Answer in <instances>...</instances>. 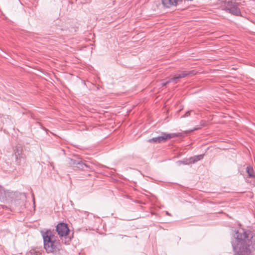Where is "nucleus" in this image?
<instances>
[{"label": "nucleus", "instance_id": "20e7f679", "mask_svg": "<svg viewBox=\"0 0 255 255\" xmlns=\"http://www.w3.org/2000/svg\"><path fill=\"white\" fill-rule=\"evenodd\" d=\"M178 135L176 133H164L162 134V135L153 137L150 139H149L147 141L150 143H161L162 142H164L168 139H170L172 138L178 136Z\"/></svg>", "mask_w": 255, "mask_h": 255}, {"label": "nucleus", "instance_id": "f03ea898", "mask_svg": "<svg viewBox=\"0 0 255 255\" xmlns=\"http://www.w3.org/2000/svg\"><path fill=\"white\" fill-rule=\"evenodd\" d=\"M43 240L44 249L47 253H56L61 249V244L56 237L50 230L41 231Z\"/></svg>", "mask_w": 255, "mask_h": 255}, {"label": "nucleus", "instance_id": "1a4fd4ad", "mask_svg": "<svg viewBox=\"0 0 255 255\" xmlns=\"http://www.w3.org/2000/svg\"><path fill=\"white\" fill-rule=\"evenodd\" d=\"M22 152V148L20 146H18L14 150V154L16 158H20L21 157V154Z\"/></svg>", "mask_w": 255, "mask_h": 255}, {"label": "nucleus", "instance_id": "39448f33", "mask_svg": "<svg viewBox=\"0 0 255 255\" xmlns=\"http://www.w3.org/2000/svg\"><path fill=\"white\" fill-rule=\"evenodd\" d=\"M56 231L59 236L62 237L66 236L69 232V230L67 224L61 223L57 225Z\"/></svg>", "mask_w": 255, "mask_h": 255}, {"label": "nucleus", "instance_id": "6e6552de", "mask_svg": "<svg viewBox=\"0 0 255 255\" xmlns=\"http://www.w3.org/2000/svg\"><path fill=\"white\" fill-rule=\"evenodd\" d=\"M204 155L203 154H200L198 155H196L193 157L190 158L188 160V162L186 163V164H190V163H194L198 161H199L203 158Z\"/></svg>", "mask_w": 255, "mask_h": 255}, {"label": "nucleus", "instance_id": "7ed1b4c3", "mask_svg": "<svg viewBox=\"0 0 255 255\" xmlns=\"http://www.w3.org/2000/svg\"><path fill=\"white\" fill-rule=\"evenodd\" d=\"M223 9L236 16H239L241 14L238 3L232 1L225 3Z\"/></svg>", "mask_w": 255, "mask_h": 255}, {"label": "nucleus", "instance_id": "ddd939ff", "mask_svg": "<svg viewBox=\"0 0 255 255\" xmlns=\"http://www.w3.org/2000/svg\"><path fill=\"white\" fill-rule=\"evenodd\" d=\"M199 128H194L193 129L191 130V131H194V130H197Z\"/></svg>", "mask_w": 255, "mask_h": 255}, {"label": "nucleus", "instance_id": "f257e3e1", "mask_svg": "<svg viewBox=\"0 0 255 255\" xmlns=\"http://www.w3.org/2000/svg\"><path fill=\"white\" fill-rule=\"evenodd\" d=\"M232 246L235 255H252V250L255 244V237L251 232L239 230L235 236Z\"/></svg>", "mask_w": 255, "mask_h": 255}, {"label": "nucleus", "instance_id": "423d86ee", "mask_svg": "<svg viewBox=\"0 0 255 255\" xmlns=\"http://www.w3.org/2000/svg\"><path fill=\"white\" fill-rule=\"evenodd\" d=\"M188 75V73H186L185 72H183V73H182L181 74H179L177 76H175V77L170 79L166 82H165V83H162L161 85H162V86H164L167 84H168L169 83H171V82H174V81H175L177 79H180V78H184V77H185V76H186Z\"/></svg>", "mask_w": 255, "mask_h": 255}, {"label": "nucleus", "instance_id": "f8f14e48", "mask_svg": "<svg viewBox=\"0 0 255 255\" xmlns=\"http://www.w3.org/2000/svg\"><path fill=\"white\" fill-rule=\"evenodd\" d=\"M192 111H188L182 117H187L190 115L191 113H192Z\"/></svg>", "mask_w": 255, "mask_h": 255}, {"label": "nucleus", "instance_id": "2eb2a0df", "mask_svg": "<svg viewBox=\"0 0 255 255\" xmlns=\"http://www.w3.org/2000/svg\"><path fill=\"white\" fill-rule=\"evenodd\" d=\"M183 163L184 164H185V161H183Z\"/></svg>", "mask_w": 255, "mask_h": 255}, {"label": "nucleus", "instance_id": "9d476101", "mask_svg": "<svg viewBox=\"0 0 255 255\" xmlns=\"http://www.w3.org/2000/svg\"><path fill=\"white\" fill-rule=\"evenodd\" d=\"M18 194L16 192H13L10 190H5L4 191V194L5 197H9L11 198H13L14 196H16Z\"/></svg>", "mask_w": 255, "mask_h": 255}, {"label": "nucleus", "instance_id": "0eeeda50", "mask_svg": "<svg viewBox=\"0 0 255 255\" xmlns=\"http://www.w3.org/2000/svg\"><path fill=\"white\" fill-rule=\"evenodd\" d=\"M178 0H162V4L166 7H171L177 4Z\"/></svg>", "mask_w": 255, "mask_h": 255}, {"label": "nucleus", "instance_id": "4468645a", "mask_svg": "<svg viewBox=\"0 0 255 255\" xmlns=\"http://www.w3.org/2000/svg\"><path fill=\"white\" fill-rule=\"evenodd\" d=\"M166 214L168 215H170V214H169V213H168L167 212H166Z\"/></svg>", "mask_w": 255, "mask_h": 255}, {"label": "nucleus", "instance_id": "9b49d317", "mask_svg": "<svg viewBox=\"0 0 255 255\" xmlns=\"http://www.w3.org/2000/svg\"><path fill=\"white\" fill-rule=\"evenodd\" d=\"M247 172L250 177H252L255 176L254 171L253 168L248 166L247 167Z\"/></svg>", "mask_w": 255, "mask_h": 255}]
</instances>
